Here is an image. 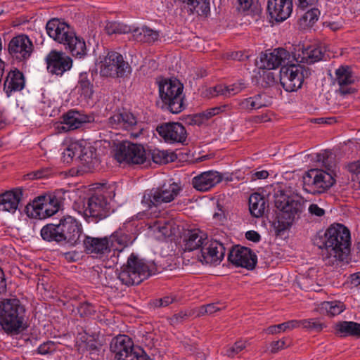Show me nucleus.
Returning <instances> with one entry per match:
<instances>
[{
    "instance_id": "nucleus-38",
    "label": "nucleus",
    "mask_w": 360,
    "mask_h": 360,
    "mask_svg": "<svg viewBox=\"0 0 360 360\" xmlns=\"http://www.w3.org/2000/svg\"><path fill=\"white\" fill-rule=\"evenodd\" d=\"M266 100L262 98V94H258L254 96L241 100L238 105L240 109L251 111L266 107Z\"/></svg>"
},
{
    "instance_id": "nucleus-21",
    "label": "nucleus",
    "mask_w": 360,
    "mask_h": 360,
    "mask_svg": "<svg viewBox=\"0 0 360 360\" xmlns=\"http://www.w3.org/2000/svg\"><path fill=\"white\" fill-rule=\"evenodd\" d=\"M267 11L271 18L277 22H283L289 18L292 11V1L268 0Z\"/></svg>"
},
{
    "instance_id": "nucleus-52",
    "label": "nucleus",
    "mask_w": 360,
    "mask_h": 360,
    "mask_svg": "<svg viewBox=\"0 0 360 360\" xmlns=\"http://www.w3.org/2000/svg\"><path fill=\"white\" fill-rule=\"evenodd\" d=\"M295 68H297V76L299 77L300 82H301V85L303 83L304 79L307 78L311 75V70L309 68H305L304 65L297 64H295Z\"/></svg>"
},
{
    "instance_id": "nucleus-20",
    "label": "nucleus",
    "mask_w": 360,
    "mask_h": 360,
    "mask_svg": "<svg viewBox=\"0 0 360 360\" xmlns=\"http://www.w3.org/2000/svg\"><path fill=\"white\" fill-rule=\"evenodd\" d=\"M296 71L297 68H295V64H288V62L281 68L280 83L288 92L296 91L301 88V82Z\"/></svg>"
},
{
    "instance_id": "nucleus-50",
    "label": "nucleus",
    "mask_w": 360,
    "mask_h": 360,
    "mask_svg": "<svg viewBox=\"0 0 360 360\" xmlns=\"http://www.w3.org/2000/svg\"><path fill=\"white\" fill-rule=\"evenodd\" d=\"M301 323L303 328L314 330L316 331H321L323 328V324L318 320L314 319L302 320L301 321Z\"/></svg>"
},
{
    "instance_id": "nucleus-46",
    "label": "nucleus",
    "mask_w": 360,
    "mask_h": 360,
    "mask_svg": "<svg viewBox=\"0 0 360 360\" xmlns=\"http://www.w3.org/2000/svg\"><path fill=\"white\" fill-rule=\"evenodd\" d=\"M321 309H325L330 316H334L342 312L345 307L343 303L339 301H333L322 303Z\"/></svg>"
},
{
    "instance_id": "nucleus-11",
    "label": "nucleus",
    "mask_w": 360,
    "mask_h": 360,
    "mask_svg": "<svg viewBox=\"0 0 360 360\" xmlns=\"http://www.w3.org/2000/svg\"><path fill=\"white\" fill-rule=\"evenodd\" d=\"M108 124L117 129L131 131V136L137 138L142 134L143 127L136 117L126 108L116 110L108 118Z\"/></svg>"
},
{
    "instance_id": "nucleus-31",
    "label": "nucleus",
    "mask_w": 360,
    "mask_h": 360,
    "mask_svg": "<svg viewBox=\"0 0 360 360\" xmlns=\"http://www.w3.org/2000/svg\"><path fill=\"white\" fill-rule=\"evenodd\" d=\"M207 240V238H204V234L199 230L188 231L184 238L185 250L193 251L198 248L202 249Z\"/></svg>"
},
{
    "instance_id": "nucleus-18",
    "label": "nucleus",
    "mask_w": 360,
    "mask_h": 360,
    "mask_svg": "<svg viewBox=\"0 0 360 360\" xmlns=\"http://www.w3.org/2000/svg\"><path fill=\"white\" fill-rule=\"evenodd\" d=\"M48 71L53 75H62L72 65V59L63 52L52 50L46 57Z\"/></svg>"
},
{
    "instance_id": "nucleus-3",
    "label": "nucleus",
    "mask_w": 360,
    "mask_h": 360,
    "mask_svg": "<svg viewBox=\"0 0 360 360\" xmlns=\"http://www.w3.org/2000/svg\"><path fill=\"white\" fill-rule=\"evenodd\" d=\"M26 314V307L19 299L0 300V326L7 335H18L27 328Z\"/></svg>"
},
{
    "instance_id": "nucleus-2",
    "label": "nucleus",
    "mask_w": 360,
    "mask_h": 360,
    "mask_svg": "<svg viewBox=\"0 0 360 360\" xmlns=\"http://www.w3.org/2000/svg\"><path fill=\"white\" fill-rule=\"evenodd\" d=\"M306 201L299 195H288L283 190L274 194V205L277 209V230L279 232L288 229L294 222L300 219L305 211Z\"/></svg>"
},
{
    "instance_id": "nucleus-61",
    "label": "nucleus",
    "mask_w": 360,
    "mask_h": 360,
    "mask_svg": "<svg viewBox=\"0 0 360 360\" xmlns=\"http://www.w3.org/2000/svg\"><path fill=\"white\" fill-rule=\"evenodd\" d=\"M228 86L219 84L214 87V91L216 93L215 96L223 95L225 96H230Z\"/></svg>"
},
{
    "instance_id": "nucleus-24",
    "label": "nucleus",
    "mask_w": 360,
    "mask_h": 360,
    "mask_svg": "<svg viewBox=\"0 0 360 360\" xmlns=\"http://www.w3.org/2000/svg\"><path fill=\"white\" fill-rule=\"evenodd\" d=\"M222 175L217 171H207L195 176L192 180L193 188L207 191L222 181Z\"/></svg>"
},
{
    "instance_id": "nucleus-43",
    "label": "nucleus",
    "mask_w": 360,
    "mask_h": 360,
    "mask_svg": "<svg viewBox=\"0 0 360 360\" xmlns=\"http://www.w3.org/2000/svg\"><path fill=\"white\" fill-rule=\"evenodd\" d=\"M132 150L127 164L141 165L147 160V150L142 145L134 143Z\"/></svg>"
},
{
    "instance_id": "nucleus-16",
    "label": "nucleus",
    "mask_w": 360,
    "mask_h": 360,
    "mask_svg": "<svg viewBox=\"0 0 360 360\" xmlns=\"http://www.w3.org/2000/svg\"><path fill=\"white\" fill-rule=\"evenodd\" d=\"M63 242L75 245L79 242V238L82 233V225L77 220L69 215L62 217L59 224H58Z\"/></svg>"
},
{
    "instance_id": "nucleus-8",
    "label": "nucleus",
    "mask_w": 360,
    "mask_h": 360,
    "mask_svg": "<svg viewBox=\"0 0 360 360\" xmlns=\"http://www.w3.org/2000/svg\"><path fill=\"white\" fill-rule=\"evenodd\" d=\"M304 188L308 193L321 194L330 188L335 183L332 173L319 169H311L303 176Z\"/></svg>"
},
{
    "instance_id": "nucleus-30",
    "label": "nucleus",
    "mask_w": 360,
    "mask_h": 360,
    "mask_svg": "<svg viewBox=\"0 0 360 360\" xmlns=\"http://www.w3.org/2000/svg\"><path fill=\"white\" fill-rule=\"evenodd\" d=\"M65 46V49H68L72 56L76 58H82L86 54V47L85 41L77 37L73 32L70 33V36L63 44Z\"/></svg>"
},
{
    "instance_id": "nucleus-33",
    "label": "nucleus",
    "mask_w": 360,
    "mask_h": 360,
    "mask_svg": "<svg viewBox=\"0 0 360 360\" xmlns=\"http://www.w3.org/2000/svg\"><path fill=\"white\" fill-rule=\"evenodd\" d=\"M266 205L264 196L259 193H252L249 198V210L255 217H260L264 214Z\"/></svg>"
},
{
    "instance_id": "nucleus-17",
    "label": "nucleus",
    "mask_w": 360,
    "mask_h": 360,
    "mask_svg": "<svg viewBox=\"0 0 360 360\" xmlns=\"http://www.w3.org/2000/svg\"><path fill=\"white\" fill-rule=\"evenodd\" d=\"M156 131L165 142L184 143L187 138L185 127L179 122H165L158 125Z\"/></svg>"
},
{
    "instance_id": "nucleus-4",
    "label": "nucleus",
    "mask_w": 360,
    "mask_h": 360,
    "mask_svg": "<svg viewBox=\"0 0 360 360\" xmlns=\"http://www.w3.org/2000/svg\"><path fill=\"white\" fill-rule=\"evenodd\" d=\"M66 193L64 189H57L51 194L38 196L25 206L27 216L39 219L51 217L63 205Z\"/></svg>"
},
{
    "instance_id": "nucleus-41",
    "label": "nucleus",
    "mask_w": 360,
    "mask_h": 360,
    "mask_svg": "<svg viewBox=\"0 0 360 360\" xmlns=\"http://www.w3.org/2000/svg\"><path fill=\"white\" fill-rule=\"evenodd\" d=\"M77 88L81 95L85 98H91L92 97L94 94V86L86 72L79 74Z\"/></svg>"
},
{
    "instance_id": "nucleus-35",
    "label": "nucleus",
    "mask_w": 360,
    "mask_h": 360,
    "mask_svg": "<svg viewBox=\"0 0 360 360\" xmlns=\"http://www.w3.org/2000/svg\"><path fill=\"white\" fill-rule=\"evenodd\" d=\"M176 158V155L173 152L160 150L158 148L147 150V160L151 158L156 164H167L169 162H174Z\"/></svg>"
},
{
    "instance_id": "nucleus-23",
    "label": "nucleus",
    "mask_w": 360,
    "mask_h": 360,
    "mask_svg": "<svg viewBox=\"0 0 360 360\" xmlns=\"http://www.w3.org/2000/svg\"><path fill=\"white\" fill-rule=\"evenodd\" d=\"M47 34L55 41L63 44L74 31L72 27L58 18H53L48 21L46 25Z\"/></svg>"
},
{
    "instance_id": "nucleus-34",
    "label": "nucleus",
    "mask_w": 360,
    "mask_h": 360,
    "mask_svg": "<svg viewBox=\"0 0 360 360\" xmlns=\"http://www.w3.org/2000/svg\"><path fill=\"white\" fill-rule=\"evenodd\" d=\"M108 239L111 247L115 248L118 251H122L133 242L131 236L121 229L115 231Z\"/></svg>"
},
{
    "instance_id": "nucleus-48",
    "label": "nucleus",
    "mask_w": 360,
    "mask_h": 360,
    "mask_svg": "<svg viewBox=\"0 0 360 360\" xmlns=\"http://www.w3.org/2000/svg\"><path fill=\"white\" fill-rule=\"evenodd\" d=\"M178 301L177 296L174 294L166 295L162 298L153 300L151 304L155 308L166 307Z\"/></svg>"
},
{
    "instance_id": "nucleus-29",
    "label": "nucleus",
    "mask_w": 360,
    "mask_h": 360,
    "mask_svg": "<svg viewBox=\"0 0 360 360\" xmlns=\"http://www.w3.org/2000/svg\"><path fill=\"white\" fill-rule=\"evenodd\" d=\"M325 58V52L321 47L315 45L308 46L302 48V54H298L296 59L297 62L313 64L316 62L323 60Z\"/></svg>"
},
{
    "instance_id": "nucleus-56",
    "label": "nucleus",
    "mask_w": 360,
    "mask_h": 360,
    "mask_svg": "<svg viewBox=\"0 0 360 360\" xmlns=\"http://www.w3.org/2000/svg\"><path fill=\"white\" fill-rule=\"evenodd\" d=\"M203 117L201 113L193 115H188L186 119V122L190 125H200L204 122Z\"/></svg>"
},
{
    "instance_id": "nucleus-19",
    "label": "nucleus",
    "mask_w": 360,
    "mask_h": 360,
    "mask_svg": "<svg viewBox=\"0 0 360 360\" xmlns=\"http://www.w3.org/2000/svg\"><path fill=\"white\" fill-rule=\"evenodd\" d=\"M290 53L285 49L278 48L271 52L262 53L259 59V68L273 70L286 65Z\"/></svg>"
},
{
    "instance_id": "nucleus-54",
    "label": "nucleus",
    "mask_w": 360,
    "mask_h": 360,
    "mask_svg": "<svg viewBox=\"0 0 360 360\" xmlns=\"http://www.w3.org/2000/svg\"><path fill=\"white\" fill-rule=\"evenodd\" d=\"M55 349V344L51 341L44 342L37 349V352L41 354H49Z\"/></svg>"
},
{
    "instance_id": "nucleus-5",
    "label": "nucleus",
    "mask_w": 360,
    "mask_h": 360,
    "mask_svg": "<svg viewBox=\"0 0 360 360\" xmlns=\"http://www.w3.org/2000/svg\"><path fill=\"white\" fill-rule=\"evenodd\" d=\"M158 271L155 264L148 266L134 253L127 259V264L122 266L117 278L125 285H139L150 275Z\"/></svg>"
},
{
    "instance_id": "nucleus-44",
    "label": "nucleus",
    "mask_w": 360,
    "mask_h": 360,
    "mask_svg": "<svg viewBox=\"0 0 360 360\" xmlns=\"http://www.w3.org/2000/svg\"><path fill=\"white\" fill-rule=\"evenodd\" d=\"M319 15L320 11H319V9L313 8L307 11L299 19V24L303 28H305L307 27H312L314 25V23L318 20Z\"/></svg>"
},
{
    "instance_id": "nucleus-10",
    "label": "nucleus",
    "mask_w": 360,
    "mask_h": 360,
    "mask_svg": "<svg viewBox=\"0 0 360 360\" xmlns=\"http://www.w3.org/2000/svg\"><path fill=\"white\" fill-rule=\"evenodd\" d=\"M84 214L89 222L98 223L110 216L111 206L107 197L99 192L91 195L84 204Z\"/></svg>"
},
{
    "instance_id": "nucleus-45",
    "label": "nucleus",
    "mask_w": 360,
    "mask_h": 360,
    "mask_svg": "<svg viewBox=\"0 0 360 360\" xmlns=\"http://www.w3.org/2000/svg\"><path fill=\"white\" fill-rule=\"evenodd\" d=\"M105 30L108 34L111 35L132 32L133 29L130 26L119 22H109L105 25Z\"/></svg>"
},
{
    "instance_id": "nucleus-62",
    "label": "nucleus",
    "mask_w": 360,
    "mask_h": 360,
    "mask_svg": "<svg viewBox=\"0 0 360 360\" xmlns=\"http://www.w3.org/2000/svg\"><path fill=\"white\" fill-rule=\"evenodd\" d=\"M221 111L220 107H216L213 108L208 109L203 112H202V115L203 117L204 120H207L211 118L212 116L218 115Z\"/></svg>"
},
{
    "instance_id": "nucleus-28",
    "label": "nucleus",
    "mask_w": 360,
    "mask_h": 360,
    "mask_svg": "<svg viewBox=\"0 0 360 360\" xmlns=\"http://www.w3.org/2000/svg\"><path fill=\"white\" fill-rule=\"evenodd\" d=\"M24 75L18 69L11 70L4 81V90L8 97L14 91H21L25 87Z\"/></svg>"
},
{
    "instance_id": "nucleus-37",
    "label": "nucleus",
    "mask_w": 360,
    "mask_h": 360,
    "mask_svg": "<svg viewBox=\"0 0 360 360\" xmlns=\"http://www.w3.org/2000/svg\"><path fill=\"white\" fill-rule=\"evenodd\" d=\"M336 330L340 336H354L360 338V323L354 321H340L335 324Z\"/></svg>"
},
{
    "instance_id": "nucleus-13",
    "label": "nucleus",
    "mask_w": 360,
    "mask_h": 360,
    "mask_svg": "<svg viewBox=\"0 0 360 360\" xmlns=\"http://www.w3.org/2000/svg\"><path fill=\"white\" fill-rule=\"evenodd\" d=\"M228 260L237 267L253 270L257 263V257L249 248L237 245L229 250Z\"/></svg>"
},
{
    "instance_id": "nucleus-57",
    "label": "nucleus",
    "mask_w": 360,
    "mask_h": 360,
    "mask_svg": "<svg viewBox=\"0 0 360 360\" xmlns=\"http://www.w3.org/2000/svg\"><path fill=\"white\" fill-rule=\"evenodd\" d=\"M309 213L311 216L321 217L325 215L326 211L324 209L321 208L316 204H311L308 208Z\"/></svg>"
},
{
    "instance_id": "nucleus-12",
    "label": "nucleus",
    "mask_w": 360,
    "mask_h": 360,
    "mask_svg": "<svg viewBox=\"0 0 360 360\" xmlns=\"http://www.w3.org/2000/svg\"><path fill=\"white\" fill-rule=\"evenodd\" d=\"M100 73L103 77H124L129 72L131 68L123 56L115 51L108 52L101 62Z\"/></svg>"
},
{
    "instance_id": "nucleus-49",
    "label": "nucleus",
    "mask_w": 360,
    "mask_h": 360,
    "mask_svg": "<svg viewBox=\"0 0 360 360\" xmlns=\"http://www.w3.org/2000/svg\"><path fill=\"white\" fill-rule=\"evenodd\" d=\"M77 311L82 317L91 316L96 311L94 307L91 303L87 302L81 303L77 307Z\"/></svg>"
},
{
    "instance_id": "nucleus-27",
    "label": "nucleus",
    "mask_w": 360,
    "mask_h": 360,
    "mask_svg": "<svg viewBox=\"0 0 360 360\" xmlns=\"http://www.w3.org/2000/svg\"><path fill=\"white\" fill-rule=\"evenodd\" d=\"M22 196V188H15L0 194V211L15 212Z\"/></svg>"
},
{
    "instance_id": "nucleus-42",
    "label": "nucleus",
    "mask_w": 360,
    "mask_h": 360,
    "mask_svg": "<svg viewBox=\"0 0 360 360\" xmlns=\"http://www.w3.org/2000/svg\"><path fill=\"white\" fill-rule=\"evenodd\" d=\"M85 121L80 118V115L77 111L70 110L63 116V129L67 130H73L80 127L81 124Z\"/></svg>"
},
{
    "instance_id": "nucleus-51",
    "label": "nucleus",
    "mask_w": 360,
    "mask_h": 360,
    "mask_svg": "<svg viewBox=\"0 0 360 360\" xmlns=\"http://www.w3.org/2000/svg\"><path fill=\"white\" fill-rule=\"evenodd\" d=\"M245 348V342L238 341L236 342L231 347L227 349L226 354L229 357H233L236 354H238Z\"/></svg>"
},
{
    "instance_id": "nucleus-47",
    "label": "nucleus",
    "mask_w": 360,
    "mask_h": 360,
    "mask_svg": "<svg viewBox=\"0 0 360 360\" xmlns=\"http://www.w3.org/2000/svg\"><path fill=\"white\" fill-rule=\"evenodd\" d=\"M193 314L194 311L193 309L181 311L169 318V323L173 326L181 323L188 320V318L192 316Z\"/></svg>"
},
{
    "instance_id": "nucleus-22",
    "label": "nucleus",
    "mask_w": 360,
    "mask_h": 360,
    "mask_svg": "<svg viewBox=\"0 0 360 360\" xmlns=\"http://www.w3.org/2000/svg\"><path fill=\"white\" fill-rule=\"evenodd\" d=\"M83 244L86 253L94 255L96 257H103L110 252L108 237L94 238L85 236Z\"/></svg>"
},
{
    "instance_id": "nucleus-53",
    "label": "nucleus",
    "mask_w": 360,
    "mask_h": 360,
    "mask_svg": "<svg viewBox=\"0 0 360 360\" xmlns=\"http://www.w3.org/2000/svg\"><path fill=\"white\" fill-rule=\"evenodd\" d=\"M288 345H289L287 344L286 340L285 339H281L277 341H273L270 345L271 352L275 354L278 351L288 347Z\"/></svg>"
},
{
    "instance_id": "nucleus-60",
    "label": "nucleus",
    "mask_w": 360,
    "mask_h": 360,
    "mask_svg": "<svg viewBox=\"0 0 360 360\" xmlns=\"http://www.w3.org/2000/svg\"><path fill=\"white\" fill-rule=\"evenodd\" d=\"M238 1L239 4L238 9L239 11H248L253 4V0H238Z\"/></svg>"
},
{
    "instance_id": "nucleus-36",
    "label": "nucleus",
    "mask_w": 360,
    "mask_h": 360,
    "mask_svg": "<svg viewBox=\"0 0 360 360\" xmlns=\"http://www.w3.org/2000/svg\"><path fill=\"white\" fill-rule=\"evenodd\" d=\"M133 36L136 40L144 43H153L159 38V32L150 29L144 26L141 28L136 27L133 29Z\"/></svg>"
},
{
    "instance_id": "nucleus-58",
    "label": "nucleus",
    "mask_w": 360,
    "mask_h": 360,
    "mask_svg": "<svg viewBox=\"0 0 360 360\" xmlns=\"http://www.w3.org/2000/svg\"><path fill=\"white\" fill-rule=\"evenodd\" d=\"M263 82L265 84H262V86L265 88L273 86L276 82L274 74L269 72L264 75Z\"/></svg>"
},
{
    "instance_id": "nucleus-63",
    "label": "nucleus",
    "mask_w": 360,
    "mask_h": 360,
    "mask_svg": "<svg viewBox=\"0 0 360 360\" xmlns=\"http://www.w3.org/2000/svg\"><path fill=\"white\" fill-rule=\"evenodd\" d=\"M311 122L317 123V124H332L336 122L335 117H319V118H313L311 120Z\"/></svg>"
},
{
    "instance_id": "nucleus-59",
    "label": "nucleus",
    "mask_w": 360,
    "mask_h": 360,
    "mask_svg": "<svg viewBox=\"0 0 360 360\" xmlns=\"http://www.w3.org/2000/svg\"><path fill=\"white\" fill-rule=\"evenodd\" d=\"M342 22L341 21H326L323 22V26L332 31H337L342 27Z\"/></svg>"
},
{
    "instance_id": "nucleus-25",
    "label": "nucleus",
    "mask_w": 360,
    "mask_h": 360,
    "mask_svg": "<svg viewBox=\"0 0 360 360\" xmlns=\"http://www.w3.org/2000/svg\"><path fill=\"white\" fill-rule=\"evenodd\" d=\"M336 81L340 86L338 92L342 96H346L356 92V89L349 86L354 82L351 69L349 66H341L335 72Z\"/></svg>"
},
{
    "instance_id": "nucleus-55",
    "label": "nucleus",
    "mask_w": 360,
    "mask_h": 360,
    "mask_svg": "<svg viewBox=\"0 0 360 360\" xmlns=\"http://www.w3.org/2000/svg\"><path fill=\"white\" fill-rule=\"evenodd\" d=\"M287 330H288V329L286 323L284 322L281 324L274 325V326H271L268 327L266 329V332L268 334H277V333H281V331L284 332Z\"/></svg>"
},
{
    "instance_id": "nucleus-1",
    "label": "nucleus",
    "mask_w": 360,
    "mask_h": 360,
    "mask_svg": "<svg viewBox=\"0 0 360 360\" xmlns=\"http://www.w3.org/2000/svg\"><path fill=\"white\" fill-rule=\"evenodd\" d=\"M313 243L321 250L320 255L326 265H338L347 260L350 254V231L342 224H331L324 232L314 236Z\"/></svg>"
},
{
    "instance_id": "nucleus-32",
    "label": "nucleus",
    "mask_w": 360,
    "mask_h": 360,
    "mask_svg": "<svg viewBox=\"0 0 360 360\" xmlns=\"http://www.w3.org/2000/svg\"><path fill=\"white\" fill-rule=\"evenodd\" d=\"M185 4L190 14L207 15L210 12V0H174Z\"/></svg>"
},
{
    "instance_id": "nucleus-40",
    "label": "nucleus",
    "mask_w": 360,
    "mask_h": 360,
    "mask_svg": "<svg viewBox=\"0 0 360 360\" xmlns=\"http://www.w3.org/2000/svg\"><path fill=\"white\" fill-rule=\"evenodd\" d=\"M58 227V224H48L45 225L41 230V236L43 240L48 242H63V234H60Z\"/></svg>"
},
{
    "instance_id": "nucleus-15",
    "label": "nucleus",
    "mask_w": 360,
    "mask_h": 360,
    "mask_svg": "<svg viewBox=\"0 0 360 360\" xmlns=\"http://www.w3.org/2000/svg\"><path fill=\"white\" fill-rule=\"evenodd\" d=\"M225 253L224 243L215 238L206 241L205 245L200 249V255H198V257L202 264L217 265L224 259Z\"/></svg>"
},
{
    "instance_id": "nucleus-7",
    "label": "nucleus",
    "mask_w": 360,
    "mask_h": 360,
    "mask_svg": "<svg viewBox=\"0 0 360 360\" xmlns=\"http://www.w3.org/2000/svg\"><path fill=\"white\" fill-rule=\"evenodd\" d=\"M110 351L115 354V360H151L139 346H134L127 335H119L112 339Z\"/></svg>"
},
{
    "instance_id": "nucleus-64",
    "label": "nucleus",
    "mask_w": 360,
    "mask_h": 360,
    "mask_svg": "<svg viewBox=\"0 0 360 360\" xmlns=\"http://www.w3.org/2000/svg\"><path fill=\"white\" fill-rule=\"evenodd\" d=\"M348 171L352 174H360V160L351 162L347 165Z\"/></svg>"
},
{
    "instance_id": "nucleus-14",
    "label": "nucleus",
    "mask_w": 360,
    "mask_h": 360,
    "mask_svg": "<svg viewBox=\"0 0 360 360\" xmlns=\"http://www.w3.org/2000/svg\"><path fill=\"white\" fill-rule=\"evenodd\" d=\"M9 55L18 62H26L31 56L34 45L31 39L25 34L13 37L8 43Z\"/></svg>"
},
{
    "instance_id": "nucleus-26",
    "label": "nucleus",
    "mask_w": 360,
    "mask_h": 360,
    "mask_svg": "<svg viewBox=\"0 0 360 360\" xmlns=\"http://www.w3.org/2000/svg\"><path fill=\"white\" fill-rule=\"evenodd\" d=\"M75 151H72L70 149H68L69 157H73L75 155H78V158L89 169L94 168L98 164V160L97 158L96 150L94 147L90 145L82 146L79 145L78 147H75Z\"/></svg>"
},
{
    "instance_id": "nucleus-6",
    "label": "nucleus",
    "mask_w": 360,
    "mask_h": 360,
    "mask_svg": "<svg viewBox=\"0 0 360 360\" xmlns=\"http://www.w3.org/2000/svg\"><path fill=\"white\" fill-rule=\"evenodd\" d=\"M184 86L177 79H165L159 82L161 108L172 114H178L185 108Z\"/></svg>"
},
{
    "instance_id": "nucleus-9",
    "label": "nucleus",
    "mask_w": 360,
    "mask_h": 360,
    "mask_svg": "<svg viewBox=\"0 0 360 360\" xmlns=\"http://www.w3.org/2000/svg\"><path fill=\"white\" fill-rule=\"evenodd\" d=\"M180 190V186L176 183L165 184L157 188L146 191L143 196L141 203L147 210H150L162 203L172 202L179 195Z\"/></svg>"
},
{
    "instance_id": "nucleus-39",
    "label": "nucleus",
    "mask_w": 360,
    "mask_h": 360,
    "mask_svg": "<svg viewBox=\"0 0 360 360\" xmlns=\"http://www.w3.org/2000/svg\"><path fill=\"white\" fill-rule=\"evenodd\" d=\"M134 143L129 141H122L115 145L114 157L117 162L127 163L129 153H132Z\"/></svg>"
}]
</instances>
